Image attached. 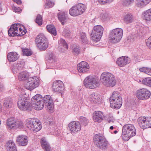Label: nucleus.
I'll list each match as a JSON object with an SVG mask.
<instances>
[{
	"mask_svg": "<svg viewBox=\"0 0 151 151\" xmlns=\"http://www.w3.org/2000/svg\"><path fill=\"white\" fill-rule=\"evenodd\" d=\"M40 80L36 76H30L25 85L26 88L30 91L37 87L40 84Z\"/></svg>",
	"mask_w": 151,
	"mask_h": 151,
	"instance_id": "10",
	"label": "nucleus"
},
{
	"mask_svg": "<svg viewBox=\"0 0 151 151\" xmlns=\"http://www.w3.org/2000/svg\"><path fill=\"white\" fill-rule=\"evenodd\" d=\"M40 142L43 149L45 151H50L51 147L50 145L45 138H42Z\"/></svg>",
	"mask_w": 151,
	"mask_h": 151,
	"instance_id": "24",
	"label": "nucleus"
},
{
	"mask_svg": "<svg viewBox=\"0 0 151 151\" xmlns=\"http://www.w3.org/2000/svg\"><path fill=\"white\" fill-rule=\"evenodd\" d=\"M104 117V115L101 111H95L93 113V119L95 122H101Z\"/></svg>",
	"mask_w": 151,
	"mask_h": 151,
	"instance_id": "18",
	"label": "nucleus"
},
{
	"mask_svg": "<svg viewBox=\"0 0 151 151\" xmlns=\"http://www.w3.org/2000/svg\"><path fill=\"white\" fill-rule=\"evenodd\" d=\"M72 52L75 55H78L81 51V48L78 46L73 45L72 47Z\"/></svg>",
	"mask_w": 151,
	"mask_h": 151,
	"instance_id": "38",
	"label": "nucleus"
},
{
	"mask_svg": "<svg viewBox=\"0 0 151 151\" xmlns=\"http://www.w3.org/2000/svg\"><path fill=\"white\" fill-rule=\"evenodd\" d=\"M89 66L88 63L85 61H82L77 65V69L80 73H86L88 70Z\"/></svg>",
	"mask_w": 151,
	"mask_h": 151,
	"instance_id": "16",
	"label": "nucleus"
},
{
	"mask_svg": "<svg viewBox=\"0 0 151 151\" xmlns=\"http://www.w3.org/2000/svg\"><path fill=\"white\" fill-rule=\"evenodd\" d=\"M17 105L19 108L22 110H27L30 107V103L27 99L23 97H22L19 99Z\"/></svg>",
	"mask_w": 151,
	"mask_h": 151,
	"instance_id": "13",
	"label": "nucleus"
},
{
	"mask_svg": "<svg viewBox=\"0 0 151 151\" xmlns=\"http://www.w3.org/2000/svg\"><path fill=\"white\" fill-rule=\"evenodd\" d=\"M140 71L144 72L145 73L151 76V68L143 67L139 69Z\"/></svg>",
	"mask_w": 151,
	"mask_h": 151,
	"instance_id": "43",
	"label": "nucleus"
},
{
	"mask_svg": "<svg viewBox=\"0 0 151 151\" xmlns=\"http://www.w3.org/2000/svg\"><path fill=\"white\" fill-rule=\"evenodd\" d=\"M110 129L111 130L113 129H114V127H113V126H111L110 127Z\"/></svg>",
	"mask_w": 151,
	"mask_h": 151,
	"instance_id": "60",
	"label": "nucleus"
},
{
	"mask_svg": "<svg viewBox=\"0 0 151 151\" xmlns=\"http://www.w3.org/2000/svg\"><path fill=\"white\" fill-rule=\"evenodd\" d=\"M67 13H66L64 12H60L58 14V18L59 21L61 23L62 25H64L65 22H66V15Z\"/></svg>",
	"mask_w": 151,
	"mask_h": 151,
	"instance_id": "27",
	"label": "nucleus"
},
{
	"mask_svg": "<svg viewBox=\"0 0 151 151\" xmlns=\"http://www.w3.org/2000/svg\"><path fill=\"white\" fill-rule=\"evenodd\" d=\"M117 132H117V131H116V130L114 131V134H116V133H117Z\"/></svg>",
	"mask_w": 151,
	"mask_h": 151,
	"instance_id": "61",
	"label": "nucleus"
},
{
	"mask_svg": "<svg viewBox=\"0 0 151 151\" xmlns=\"http://www.w3.org/2000/svg\"><path fill=\"white\" fill-rule=\"evenodd\" d=\"M45 4L46 6L45 8H49L52 7L54 5V3L49 0H46Z\"/></svg>",
	"mask_w": 151,
	"mask_h": 151,
	"instance_id": "50",
	"label": "nucleus"
},
{
	"mask_svg": "<svg viewBox=\"0 0 151 151\" xmlns=\"http://www.w3.org/2000/svg\"><path fill=\"white\" fill-rule=\"evenodd\" d=\"M32 106L34 109L37 110L42 109L44 107V103L43 100L32 103Z\"/></svg>",
	"mask_w": 151,
	"mask_h": 151,
	"instance_id": "25",
	"label": "nucleus"
},
{
	"mask_svg": "<svg viewBox=\"0 0 151 151\" xmlns=\"http://www.w3.org/2000/svg\"><path fill=\"white\" fill-rule=\"evenodd\" d=\"M79 39L81 42L83 43H87L88 40L87 39L86 34L83 32H80L79 34Z\"/></svg>",
	"mask_w": 151,
	"mask_h": 151,
	"instance_id": "40",
	"label": "nucleus"
},
{
	"mask_svg": "<svg viewBox=\"0 0 151 151\" xmlns=\"http://www.w3.org/2000/svg\"><path fill=\"white\" fill-rule=\"evenodd\" d=\"M46 27L48 31L51 34L54 36H56L57 35L56 29L53 25H48Z\"/></svg>",
	"mask_w": 151,
	"mask_h": 151,
	"instance_id": "34",
	"label": "nucleus"
},
{
	"mask_svg": "<svg viewBox=\"0 0 151 151\" xmlns=\"http://www.w3.org/2000/svg\"><path fill=\"white\" fill-rule=\"evenodd\" d=\"M71 34L69 29L68 27L65 28L63 32V35L66 38H69L71 37Z\"/></svg>",
	"mask_w": 151,
	"mask_h": 151,
	"instance_id": "42",
	"label": "nucleus"
},
{
	"mask_svg": "<svg viewBox=\"0 0 151 151\" xmlns=\"http://www.w3.org/2000/svg\"><path fill=\"white\" fill-rule=\"evenodd\" d=\"M123 35L122 29L117 28L111 31L109 35L110 41L113 43H117L121 39Z\"/></svg>",
	"mask_w": 151,
	"mask_h": 151,
	"instance_id": "8",
	"label": "nucleus"
},
{
	"mask_svg": "<svg viewBox=\"0 0 151 151\" xmlns=\"http://www.w3.org/2000/svg\"><path fill=\"white\" fill-rule=\"evenodd\" d=\"M14 11L16 13H20L22 11V9L19 7H15L13 8Z\"/></svg>",
	"mask_w": 151,
	"mask_h": 151,
	"instance_id": "56",
	"label": "nucleus"
},
{
	"mask_svg": "<svg viewBox=\"0 0 151 151\" xmlns=\"http://www.w3.org/2000/svg\"><path fill=\"white\" fill-rule=\"evenodd\" d=\"M19 27L18 30L17 36H22L25 34L27 32L26 29L21 24H19Z\"/></svg>",
	"mask_w": 151,
	"mask_h": 151,
	"instance_id": "30",
	"label": "nucleus"
},
{
	"mask_svg": "<svg viewBox=\"0 0 151 151\" xmlns=\"http://www.w3.org/2000/svg\"><path fill=\"white\" fill-rule=\"evenodd\" d=\"M146 42L147 46L149 48L151 49V36L146 40Z\"/></svg>",
	"mask_w": 151,
	"mask_h": 151,
	"instance_id": "52",
	"label": "nucleus"
},
{
	"mask_svg": "<svg viewBox=\"0 0 151 151\" xmlns=\"http://www.w3.org/2000/svg\"><path fill=\"white\" fill-rule=\"evenodd\" d=\"M79 15L82 14L86 11V5L83 4L78 3L75 5Z\"/></svg>",
	"mask_w": 151,
	"mask_h": 151,
	"instance_id": "26",
	"label": "nucleus"
},
{
	"mask_svg": "<svg viewBox=\"0 0 151 151\" xmlns=\"http://www.w3.org/2000/svg\"><path fill=\"white\" fill-rule=\"evenodd\" d=\"M22 68V66H19V64L18 63L16 66L14 67L13 68L12 71L13 72H15L17 71L18 70L21 69Z\"/></svg>",
	"mask_w": 151,
	"mask_h": 151,
	"instance_id": "53",
	"label": "nucleus"
},
{
	"mask_svg": "<svg viewBox=\"0 0 151 151\" xmlns=\"http://www.w3.org/2000/svg\"><path fill=\"white\" fill-rule=\"evenodd\" d=\"M68 127L70 133L72 134H75L80 131L81 125L79 122L74 121L69 124Z\"/></svg>",
	"mask_w": 151,
	"mask_h": 151,
	"instance_id": "14",
	"label": "nucleus"
},
{
	"mask_svg": "<svg viewBox=\"0 0 151 151\" xmlns=\"http://www.w3.org/2000/svg\"><path fill=\"white\" fill-rule=\"evenodd\" d=\"M53 101L49 102L48 104H45L46 106L47 109L49 112L53 113L54 110V107Z\"/></svg>",
	"mask_w": 151,
	"mask_h": 151,
	"instance_id": "41",
	"label": "nucleus"
},
{
	"mask_svg": "<svg viewBox=\"0 0 151 151\" xmlns=\"http://www.w3.org/2000/svg\"><path fill=\"white\" fill-rule=\"evenodd\" d=\"M52 87L55 92L61 93L64 90L63 83L60 80H56L53 82Z\"/></svg>",
	"mask_w": 151,
	"mask_h": 151,
	"instance_id": "15",
	"label": "nucleus"
},
{
	"mask_svg": "<svg viewBox=\"0 0 151 151\" xmlns=\"http://www.w3.org/2000/svg\"><path fill=\"white\" fill-rule=\"evenodd\" d=\"M150 92L147 89L142 88L137 90L136 97L139 99L146 100L150 97Z\"/></svg>",
	"mask_w": 151,
	"mask_h": 151,
	"instance_id": "12",
	"label": "nucleus"
},
{
	"mask_svg": "<svg viewBox=\"0 0 151 151\" xmlns=\"http://www.w3.org/2000/svg\"><path fill=\"white\" fill-rule=\"evenodd\" d=\"M88 99L91 102L95 104L101 101V99L100 98V96L96 93H93L91 94L89 96Z\"/></svg>",
	"mask_w": 151,
	"mask_h": 151,
	"instance_id": "21",
	"label": "nucleus"
},
{
	"mask_svg": "<svg viewBox=\"0 0 151 151\" xmlns=\"http://www.w3.org/2000/svg\"><path fill=\"white\" fill-rule=\"evenodd\" d=\"M15 127L19 128H22L23 127V124L21 122H19L17 121V124Z\"/></svg>",
	"mask_w": 151,
	"mask_h": 151,
	"instance_id": "54",
	"label": "nucleus"
},
{
	"mask_svg": "<svg viewBox=\"0 0 151 151\" xmlns=\"http://www.w3.org/2000/svg\"><path fill=\"white\" fill-rule=\"evenodd\" d=\"M122 100L121 95L118 92H113L109 99L111 107L114 109H119L122 105Z\"/></svg>",
	"mask_w": 151,
	"mask_h": 151,
	"instance_id": "4",
	"label": "nucleus"
},
{
	"mask_svg": "<svg viewBox=\"0 0 151 151\" xmlns=\"http://www.w3.org/2000/svg\"><path fill=\"white\" fill-rule=\"evenodd\" d=\"M4 89V86L3 84L0 83V91H3Z\"/></svg>",
	"mask_w": 151,
	"mask_h": 151,
	"instance_id": "59",
	"label": "nucleus"
},
{
	"mask_svg": "<svg viewBox=\"0 0 151 151\" xmlns=\"http://www.w3.org/2000/svg\"><path fill=\"white\" fill-rule=\"evenodd\" d=\"M70 14L73 16H77L79 14L75 5L72 6L69 10Z\"/></svg>",
	"mask_w": 151,
	"mask_h": 151,
	"instance_id": "32",
	"label": "nucleus"
},
{
	"mask_svg": "<svg viewBox=\"0 0 151 151\" xmlns=\"http://www.w3.org/2000/svg\"><path fill=\"white\" fill-rule=\"evenodd\" d=\"M19 23L14 24L11 26L8 30V34L10 36H17L18 29L19 27Z\"/></svg>",
	"mask_w": 151,
	"mask_h": 151,
	"instance_id": "17",
	"label": "nucleus"
},
{
	"mask_svg": "<svg viewBox=\"0 0 151 151\" xmlns=\"http://www.w3.org/2000/svg\"><path fill=\"white\" fill-rule=\"evenodd\" d=\"M19 55L16 52H11L9 53L7 58L10 62H13L17 60L19 57Z\"/></svg>",
	"mask_w": 151,
	"mask_h": 151,
	"instance_id": "22",
	"label": "nucleus"
},
{
	"mask_svg": "<svg viewBox=\"0 0 151 151\" xmlns=\"http://www.w3.org/2000/svg\"><path fill=\"white\" fill-rule=\"evenodd\" d=\"M151 0H137V5L138 6L142 7L146 5Z\"/></svg>",
	"mask_w": 151,
	"mask_h": 151,
	"instance_id": "35",
	"label": "nucleus"
},
{
	"mask_svg": "<svg viewBox=\"0 0 151 151\" xmlns=\"http://www.w3.org/2000/svg\"><path fill=\"white\" fill-rule=\"evenodd\" d=\"M142 83L144 84L151 87V78H146L142 80Z\"/></svg>",
	"mask_w": 151,
	"mask_h": 151,
	"instance_id": "46",
	"label": "nucleus"
},
{
	"mask_svg": "<svg viewBox=\"0 0 151 151\" xmlns=\"http://www.w3.org/2000/svg\"><path fill=\"white\" fill-rule=\"evenodd\" d=\"M12 101L11 98H7L4 100V106L6 108H10L12 105Z\"/></svg>",
	"mask_w": 151,
	"mask_h": 151,
	"instance_id": "37",
	"label": "nucleus"
},
{
	"mask_svg": "<svg viewBox=\"0 0 151 151\" xmlns=\"http://www.w3.org/2000/svg\"><path fill=\"white\" fill-rule=\"evenodd\" d=\"M130 62V59L127 57L122 56L119 58L116 63L119 66L123 67Z\"/></svg>",
	"mask_w": 151,
	"mask_h": 151,
	"instance_id": "19",
	"label": "nucleus"
},
{
	"mask_svg": "<svg viewBox=\"0 0 151 151\" xmlns=\"http://www.w3.org/2000/svg\"><path fill=\"white\" fill-rule=\"evenodd\" d=\"M93 140L96 146L102 150H106L109 145L104 136L100 134H96L93 137Z\"/></svg>",
	"mask_w": 151,
	"mask_h": 151,
	"instance_id": "3",
	"label": "nucleus"
},
{
	"mask_svg": "<svg viewBox=\"0 0 151 151\" xmlns=\"http://www.w3.org/2000/svg\"><path fill=\"white\" fill-rule=\"evenodd\" d=\"M25 125L29 129L35 132L40 131L42 128V125L34 119H29L25 122Z\"/></svg>",
	"mask_w": 151,
	"mask_h": 151,
	"instance_id": "6",
	"label": "nucleus"
},
{
	"mask_svg": "<svg viewBox=\"0 0 151 151\" xmlns=\"http://www.w3.org/2000/svg\"><path fill=\"white\" fill-rule=\"evenodd\" d=\"M104 28L100 25L95 26L91 33V37L93 42H98L100 40L103 33Z\"/></svg>",
	"mask_w": 151,
	"mask_h": 151,
	"instance_id": "9",
	"label": "nucleus"
},
{
	"mask_svg": "<svg viewBox=\"0 0 151 151\" xmlns=\"http://www.w3.org/2000/svg\"><path fill=\"white\" fill-rule=\"evenodd\" d=\"M47 124L50 125L54 124L55 123V118L52 116L49 117L47 120Z\"/></svg>",
	"mask_w": 151,
	"mask_h": 151,
	"instance_id": "49",
	"label": "nucleus"
},
{
	"mask_svg": "<svg viewBox=\"0 0 151 151\" xmlns=\"http://www.w3.org/2000/svg\"><path fill=\"white\" fill-rule=\"evenodd\" d=\"M144 19L146 21L151 20V9L144 12H143Z\"/></svg>",
	"mask_w": 151,
	"mask_h": 151,
	"instance_id": "33",
	"label": "nucleus"
},
{
	"mask_svg": "<svg viewBox=\"0 0 151 151\" xmlns=\"http://www.w3.org/2000/svg\"><path fill=\"white\" fill-rule=\"evenodd\" d=\"M42 17L41 15L38 14L37 15L35 20L36 22L39 26L42 24Z\"/></svg>",
	"mask_w": 151,
	"mask_h": 151,
	"instance_id": "48",
	"label": "nucleus"
},
{
	"mask_svg": "<svg viewBox=\"0 0 151 151\" xmlns=\"http://www.w3.org/2000/svg\"><path fill=\"white\" fill-rule=\"evenodd\" d=\"M31 76L29 75L28 73L27 72H22L19 73L18 78L19 80L23 81L28 79Z\"/></svg>",
	"mask_w": 151,
	"mask_h": 151,
	"instance_id": "29",
	"label": "nucleus"
},
{
	"mask_svg": "<svg viewBox=\"0 0 151 151\" xmlns=\"http://www.w3.org/2000/svg\"><path fill=\"white\" fill-rule=\"evenodd\" d=\"M113 0H109V3L112 2Z\"/></svg>",
	"mask_w": 151,
	"mask_h": 151,
	"instance_id": "62",
	"label": "nucleus"
},
{
	"mask_svg": "<svg viewBox=\"0 0 151 151\" xmlns=\"http://www.w3.org/2000/svg\"><path fill=\"white\" fill-rule=\"evenodd\" d=\"M100 80L103 85L107 87H113L116 83L114 76L108 72L102 73L100 76Z\"/></svg>",
	"mask_w": 151,
	"mask_h": 151,
	"instance_id": "1",
	"label": "nucleus"
},
{
	"mask_svg": "<svg viewBox=\"0 0 151 151\" xmlns=\"http://www.w3.org/2000/svg\"><path fill=\"white\" fill-rule=\"evenodd\" d=\"M136 131L134 125L131 124L125 125L122 129V136L123 139L128 141L131 138L135 135Z\"/></svg>",
	"mask_w": 151,
	"mask_h": 151,
	"instance_id": "2",
	"label": "nucleus"
},
{
	"mask_svg": "<svg viewBox=\"0 0 151 151\" xmlns=\"http://www.w3.org/2000/svg\"><path fill=\"white\" fill-rule=\"evenodd\" d=\"M83 83L85 87L90 89L95 88L100 85L99 80L91 76H88L86 78Z\"/></svg>",
	"mask_w": 151,
	"mask_h": 151,
	"instance_id": "7",
	"label": "nucleus"
},
{
	"mask_svg": "<svg viewBox=\"0 0 151 151\" xmlns=\"http://www.w3.org/2000/svg\"><path fill=\"white\" fill-rule=\"evenodd\" d=\"M22 52L23 55L27 56H30L32 54L31 52L28 49H22Z\"/></svg>",
	"mask_w": 151,
	"mask_h": 151,
	"instance_id": "51",
	"label": "nucleus"
},
{
	"mask_svg": "<svg viewBox=\"0 0 151 151\" xmlns=\"http://www.w3.org/2000/svg\"><path fill=\"white\" fill-rule=\"evenodd\" d=\"M134 2V0H122V4L124 6L129 7L131 6Z\"/></svg>",
	"mask_w": 151,
	"mask_h": 151,
	"instance_id": "44",
	"label": "nucleus"
},
{
	"mask_svg": "<svg viewBox=\"0 0 151 151\" xmlns=\"http://www.w3.org/2000/svg\"><path fill=\"white\" fill-rule=\"evenodd\" d=\"M17 4H20L21 3V1L20 0H13Z\"/></svg>",
	"mask_w": 151,
	"mask_h": 151,
	"instance_id": "58",
	"label": "nucleus"
},
{
	"mask_svg": "<svg viewBox=\"0 0 151 151\" xmlns=\"http://www.w3.org/2000/svg\"><path fill=\"white\" fill-rule=\"evenodd\" d=\"M43 99L42 95L37 94L34 96L31 99L32 103L36 102L37 101H42Z\"/></svg>",
	"mask_w": 151,
	"mask_h": 151,
	"instance_id": "36",
	"label": "nucleus"
},
{
	"mask_svg": "<svg viewBox=\"0 0 151 151\" xmlns=\"http://www.w3.org/2000/svg\"><path fill=\"white\" fill-rule=\"evenodd\" d=\"M54 54L52 53H51L49 54L48 57V59L49 60H50L51 63L53 61Z\"/></svg>",
	"mask_w": 151,
	"mask_h": 151,
	"instance_id": "57",
	"label": "nucleus"
},
{
	"mask_svg": "<svg viewBox=\"0 0 151 151\" xmlns=\"http://www.w3.org/2000/svg\"><path fill=\"white\" fill-rule=\"evenodd\" d=\"M124 21L127 23L131 22L132 21V15L128 14L126 15L124 18Z\"/></svg>",
	"mask_w": 151,
	"mask_h": 151,
	"instance_id": "45",
	"label": "nucleus"
},
{
	"mask_svg": "<svg viewBox=\"0 0 151 151\" xmlns=\"http://www.w3.org/2000/svg\"><path fill=\"white\" fill-rule=\"evenodd\" d=\"M98 2L101 4H105L109 3V0H98Z\"/></svg>",
	"mask_w": 151,
	"mask_h": 151,
	"instance_id": "55",
	"label": "nucleus"
},
{
	"mask_svg": "<svg viewBox=\"0 0 151 151\" xmlns=\"http://www.w3.org/2000/svg\"><path fill=\"white\" fill-rule=\"evenodd\" d=\"M59 47L60 49H63L64 50L65 49H68V47L67 43L63 39H60L58 41Z\"/></svg>",
	"mask_w": 151,
	"mask_h": 151,
	"instance_id": "31",
	"label": "nucleus"
},
{
	"mask_svg": "<svg viewBox=\"0 0 151 151\" xmlns=\"http://www.w3.org/2000/svg\"><path fill=\"white\" fill-rule=\"evenodd\" d=\"M7 151H17L16 145L13 141L10 140L6 144Z\"/></svg>",
	"mask_w": 151,
	"mask_h": 151,
	"instance_id": "23",
	"label": "nucleus"
},
{
	"mask_svg": "<svg viewBox=\"0 0 151 151\" xmlns=\"http://www.w3.org/2000/svg\"><path fill=\"white\" fill-rule=\"evenodd\" d=\"M27 137L24 135H20L17 137L16 141L20 145L24 146L27 145L28 142Z\"/></svg>",
	"mask_w": 151,
	"mask_h": 151,
	"instance_id": "20",
	"label": "nucleus"
},
{
	"mask_svg": "<svg viewBox=\"0 0 151 151\" xmlns=\"http://www.w3.org/2000/svg\"><path fill=\"white\" fill-rule=\"evenodd\" d=\"M35 42L37 47L41 50H45L48 47V40L43 34H39L36 37Z\"/></svg>",
	"mask_w": 151,
	"mask_h": 151,
	"instance_id": "5",
	"label": "nucleus"
},
{
	"mask_svg": "<svg viewBox=\"0 0 151 151\" xmlns=\"http://www.w3.org/2000/svg\"><path fill=\"white\" fill-rule=\"evenodd\" d=\"M44 104H48V103L53 101V99L50 95H46L45 96L43 97L42 99Z\"/></svg>",
	"mask_w": 151,
	"mask_h": 151,
	"instance_id": "39",
	"label": "nucleus"
},
{
	"mask_svg": "<svg viewBox=\"0 0 151 151\" xmlns=\"http://www.w3.org/2000/svg\"><path fill=\"white\" fill-rule=\"evenodd\" d=\"M79 120L81 124L85 126L87 125L88 122V119L84 117H81L80 118Z\"/></svg>",
	"mask_w": 151,
	"mask_h": 151,
	"instance_id": "47",
	"label": "nucleus"
},
{
	"mask_svg": "<svg viewBox=\"0 0 151 151\" xmlns=\"http://www.w3.org/2000/svg\"><path fill=\"white\" fill-rule=\"evenodd\" d=\"M137 122L140 127L143 129L151 127V117H139Z\"/></svg>",
	"mask_w": 151,
	"mask_h": 151,
	"instance_id": "11",
	"label": "nucleus"
},
{
	"mask_svg": "<svg viewBox=\"0 0 151 151\" xmlns=\"http://www.w3.org/2000/svg\"><path fill=\"white\" fill-rule=\"evenodd\" d=\"M6 124L10 128H13L16 126L17 124V121L14 118H10L7 120Z\"/></svg>",
	"mask_w": 151,
	"mask_h": 151,
	"instance_id": "28",
	"label": "nucleus"
}]
</instances>
